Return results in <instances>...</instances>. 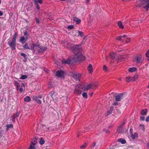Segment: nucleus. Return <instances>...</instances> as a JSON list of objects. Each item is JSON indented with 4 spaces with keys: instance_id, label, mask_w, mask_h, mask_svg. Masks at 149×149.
I'll use <instances>...</instances> for the list:
<instances>
[{
    "instance_id": "obj_1",
    "label": "nucleus",
    "mask_w": 149,
    "mask_h": 149,
    "mask_svg": "<svg viewBox=\"0 0 149 149\" xmlns=\"http://www.w3.org/2000/svg\"><path fill=\"white\" fill-rule=\"evenodd\" d=\"M30 49L33 50L34 53H41L46 49V48L40 46L37 43H33L30 45Z\"/></svg>"
},
{
    "instance_id": "obj_2",
    "label": "nucleus",
    "mask_w": 149,
    "mask_h": 149,
    "mask_svg": "<svg viewBox=\"0 0 149 149\" xmlns=\"http://www.w3.org/2000/svg\"><path fill=\"white\" fill-rule=\"evenodd\" d=\"M140 3V4L136 6L137 7H140L141 6H145L143 8L146 9V11H148L149 8V0H143L138 1Z\"/></svg>"
},
{
    "instance_id": "obj_3",
    "label": "nucleus",
    "mask_w": 149,
    "mask_h": 149,
    "mask_svg": "<svg viewBox=\"0 0 149 149\" xmlns=\"http://www.w3.org/2000/svg\"><path fill=\"white\" fill-rule=\"evenodd\" d=\"M85 57L81 54V53H78V54H75L74 57L72 58L73 62H77L84 60Z\"/></svg>"
},
{
    "instance_id": "obj_4",
    "label": "nucleus",
    "mask_w": 149,
    "mask_h": 149,
    "mask_svg": "<svg viewBox=\"0 0 149 149\" xmlns=\"http://www.w3.org/2000/svg\"><path fill=\"white\" fill-rule=\"evenodd\" d=\"M81 45H74L72 47V50L73 51L75 54L80 53Z\"/></svg>"
},
{
    "instance_id": "obj_5",
    "label": "nucleus",
    "mask_w": 149,
    "mask_h": 149,
    "mask_svg": "<svg viewBox=\"0 0 149 149\" xmlns=\"http://www.w3.org/2000/svg\"><path fill=\"white\" fill-rule=\"evenodd\" d=\"M125 124V121H124L122 124L117 128V131L119 133H122L124 132H126L127 130H125L123 128L124 125Z\"/></svg>"
},
{
    "instance_id": "obj_6",
    "label": "nucleus",
    "mask_w": 149,
    "mask_h": 149,
    "mask_svg": "<svg viewBox=\"0 0 149 149\" xmlns=\"http://www.w3.org/2000/svg\"><path fill=\"white\" fill-rule=\"evenodd\" d=\"M16 41L13 40H9L8 42V44L11 48L12 50H13L15 49Z\"/></svg>"
},
{
    "instance_id": "obj_7",
    "label": "nucleus",
    "mask_w": 149,
    "mask_h": 149,
    "mask_svg": "<svg viewBox=\"0 0 149 149\" xmlns=\"http://www.w3.org/2000/svg\"><path fill=\"white\" fill-rule=\"evenodd\" d=\"M72 77L76 81H80L81 77V75L79 73L74 74H72Z\"/></svg>"
},
{
    "instance_id": "obj_8",
    "label": "nucleus",
    "mask_w": 149,
    "mask_h": 149,
    "mask_svg": "<svg viewBox=\"0 0 149 149\" xmlns=\"http://www.w3.org/2000/svg\"><path fill=\"white\" fill-rule=\"evenodd\" d=\"M135 59L136 60V62L138 63L142 62L143 60L142 55L141 54H139L137 56L135 57Z\"/></svg>"
},
{
    "instance_id": "obj_9",
    "label": "nucleus",
    "mask_w": 149,
    "mask_h": 149,
    "mask_svg": "<svg viewBox=\"0 0 149 149\" xmlns=\"http://www.w3.org/2000/svg\"><path fill=\"white\" fill-rule=\"evenodd\" d=\"M80 87V86L78 84L75 86L74 92L75 93L78 95L81 93V91L79 89Z\"/></svg>"
},
{
    "instance_id": "obj_10",
    "label": "nucleus",
    "mask_w": 149,
    "mask_h": 149,
    "mask_svg": "<svg viewBox=\"0 0 149 149\" xmlns=\"http://www.w3.org/2000/svg\"><path fill=\"white\" fill-rule=\"evenodd\" d=\"M19 112H17L16 114L13 115L12 116V118L11 120L12 121V123H15V119L16 118H17L19 117Z\"/></svg>"
},
{
    "instance_id": "obj_11",
    "label": "nucleus",
    "mask_w": 149,
    "mask_h": 149,
    "mask_svg": "<svg viewBox=\"0 0 149 149\" xmlns=\"http://www.w3.org/2000/svg\"><path fill=\"white\" fill-rule=\"evenodd\" d=\"M136 79L135 77L134 76L133 77H128L126 78V81L127 82H129L130 81H134Z\"/></svg>"
},
{
    "instance_id": "obj_12",
    "label": "nucleus",
    "mask_w": 149,
    "mask_h": 149,
    "mask_svg": "<svg viewBox=\"0 0 149 149\" xmlns=\"http://www.w3.org/2000/svg\"><path fill=\"white\" fill-rule=\"evenodd\" d=\"M123 93L120 94L119 95H117L116 97V101H119L123 98Z\"/></svg>"
},
{
    "instance_id": "obj_13",
    "label": "nucleus",
    "mask_w": 149,
    "mask_h": 149,
    "mask_svg": "<svg viewBox=\"0 0 149 149\" xmlns=\"http://www.w3.org/2000/svg\"><path fill=\"white\" fill-rule=\"evenodd\" d=\"M125 58L124 56H120L117 58H116V60H117V62L119 63L123 60H125Z\"/></svg>"
},
{
    "instance_id": "obj_14",
    "label": "nucleus",
    "mask_w": 149,
    "mask_h": 149,
    "mask_svg": "<svg viewBox=\"0 0 149 149\" xmlns=\"http://www.w3.org/2000/svg\"><path fill=\"white\" fill-rule=\"evenodd\" d=\"M61 61L63 63L65 64H69L71 63V61H72V60H71L70 59H68L67 60L63 59Z\"/></svg>"
},
{
    "instance_id": "obj_15",
    "label": "nucleus",
    "mask_w": 149,
    "mask_h": 149,
    "mask_svg": "<svg viewBox=\"0 0 149 149\" xmlns=\"http://www.w3.org/2000/svg\"><path fill=\"white\" fill-rule=\"evenodd\" d=\"M63 74V72L62 71H58L56 72V74L58 77L62 76Z\"/></svg>"
},
{
    "instance_id": "obj_16",
    "label": "nucleus",
    "mask_w": 149,
    "mask_h": 149,
    "mask_svg": "<svg viewBox=\"0 0 149 149\" xmlns=\"http://www.w3.org/2000/svg\"><path fill=\"white\" fill-rule=\"evenodd\" d=\"M88 70L90 73H91L93 72V69L92 65L90 64L88 67Z\"/></svg>"
},
{
    "instance_id": "obj_17",
    "label": "nucleus",
    "mask_w": 149,
    "mask_h": 149,
    "mask_svg": "<svg viewBox=\"0 0 149 149\" xmlns=\"http://www.w3.org/2000/svg\"><path fill=\"white\" fill-rule=\"evenodd\" d=\"M73 20L76 22V23L77 24H79L81 22V20L79 18H77L76 17H74L73 18Z\"/></svg>"
},
{
    "instance_id": "obj_18",
    "label": "nucleus",
    "mask_w": 149,
    "mask_h": 149,
    "mask_svg": "<svg viewBox=\"0 0 149 149\" xmlns=\"http://www.w3.org/2000/svg\"><path fill=\"white\" fill-rule=\"evenodd\" d=\"M84 90H86L90 89L92 88V84H90L88 85L87 87H84Z\"/></svg>"
},
{
    "instance_id": "obj_19",
    "label": "nucleus",
    "mask_w": 149,
    "mask_h": 149,
    "mask_svg": "<svg viewBox=\"0 0 149 149\" xmlns=\"http://www.w3.org/2000/svg\"><path fill=\"white\" fill-rule=\"evenodd\" d=\"M26 40L24 38V37L22 36L20 38L19 41L20 42L24 44L26 42Z\"/></svg>"
},
{
    "instance_id": "obj_20",
    "label": "nucleus",
    "mask_w": 149,
    "mask_h": 149,
    "mask_svg": "<svg viewBox=\"0 0 149 149\" xmlns=\"http://www.w3.org/2000/svg\"><path fill=\"white\" fill-rule=\"evenodd\" d=\"M130 136L132 139H134L135 138L138 137V134L137 133H135L134 134H132L130 135Z\"/></svg>"
},
{
    "instance_id": "obj_21",
    "label": "nucleus",
    "mask_w": 149,
    "mask_h": 149,
    "mask_svg": "<svg viewBox=\"0 0 149 149\" xmlns=\"http://www.w3.org/2000/svg\"><path fill=\"white\" fill-rule=\"evenodd\" d=\"M72 45L70 43H68L67 44V48L70 50H72V46H71Z\"/></svg>"
},
{
    "instance_id": "obj_22",
    "label": "nucleus",
    "mask_w": 149,
    "mask_h": 149,
    "mask_svg": "<svg viewBox=\"0 0 149 149\" xmlns=\"http://www.w3.org/2000/svg\"><path fill=\"white\" fill-rule=\"evenodd\" d=\"M24 100L25 102H29L31 101V99L30 97L27 96L24 98Z\"/></svg>"
},
{
    "instance_id": "obj_23",
    "label": "nucleus",
    "mask_w": 149,
    "mask_h": 149,
    "mask_svg": "<svg viewBox=\"0 0 149 149\" xmlns=\"http://www.w3.org/2000/svg\"><path fill=\"white\" fill-rule=\"evenodd\" d=\"M147 112V109H146L144 110L143 109L141 111V113L143 115H145L146 114Z\"/></svg>"
},
{
    "instance_id": "obj_24",
    "label": "nucleus",
    "mask_w": 149,
    "mask_h": 149,
    "mask_svg": "<svg viewBox=\"0 0 149 149\" xmlns=\"http://www.w3.org/2000/svg\"><path fill=\"white\" fill-rule=\"evenodd\" d=\"M136 68H130L129 69L128 71L130 72H134L136 71Z\"/></svg>"
},
{
    "instance_id": "obj_25",
    "label": "nucleus",
    "mask_w": 149,
    "mask_h": 149,
    "mask_svg": "<svg viewBox=\"0 0 149 149\" xmlns=\"http://www.w3.org/2000/svg\"><path fill=\"white\" fill-rule=\"evenodd\" d=\"M115 54L114 53H111L110 54V56L111 58L114 59L115 58Z\"/></svg>"
},
{
    "instance_id": "obj_26",
    "label": "nucleus",
    "mask_w": 149,
    "mask_h": 149,
    "mask_svg": "<svg viewBox=\"0 0 149 149\" xmlns=\"http://www.w3.org/2000/svg\"><path fill=\"white\" fill-rule=\"evenodd\" d=\"M118 25L120 28L123 29L124 28V26L122 24V23L121 21H119L118 22Z\"/></svg>"
},
{
    "instance_id": "obj_27",
    "label": "nucleus",
    "mask_w": 149,
    "mask_h": 149,
    "mask_svg": "<svg viewBox=\"0 0 149 149\" xmlns=\"http://www.w3.org/2000/svg\"><path fill=\"white\" fill-rule=\"evenodd\" d=\"M34 3H39L41 4L42 3V0H33Z\"/></svg>"
},
{
    "instance_id": "obj_28",
    "label": "nucleus",
    "mask_w": 149,
    "mask_h": 149,
    "mask_svg": "<svg viewBox=\"0 0 149 149\" xmlns=\"http://www.w3.org/2000/svg\"><path fill=\"white\" fill-rule=\"evenodd\" d=\"M119 142H121L122 144H125L126 143V141L125 140H124L123 139L121 138L119 139L118 140Z\"/></svg>"
},
{
    "instance_id": "obj_29",
    "label": "nucleus",
    "mask_w": 149,
    "mask_h": 149,
    "mask_svg": "<svg viewBox=\"0 0 149 149\" xmlns=\"http://www.w3.org/2000/svg\"><path fill=\"white\" fill-rule=\"evenodd\" d=\"M23 48L27 49H31L30 47V48L28 46V43H26L23 46Z\"/></svg>"
},
{
    "instance_id": "obj_30",
    "label": "nucleus",
    "mask_w": 149,
    "mask_h": 149,
    "mask_svg": "<svg viewBox=\"0 0 149 149\" xmlns=\"http://www.w3.org/2000/svg\"><path fill=\"white\" fill-rule=\"evenodd\" d=\"M17 37V34L16 33H15L14 35H13V37L12 39V40H14V41H15L16 40V39Z\"/></svg>"
},
{
    "instance_id": "obj_31",
    "label": "nucleus",
    "mask_w": 149,
    "mask_h": 149,
    "mask_svg": "<svg viewBox=\"0 0 149 149\" xmlns=\"http://www.w3.org/2000/svg\"><path fill=\"white\" fill-rule=\"evenodd\" d=\"M32 144L30 145V147L28 149H35L34 148L35 145L33 142L31 143Z\"/></svg>"
},
{
    "instance_id": "obj_32",
    "label": "nucleus",
    "mask_w": 149,
    "mask_h": 149,
    "mask_svg": "<svg viewBox=\"0 0 149 149\" xmlns=\"http://www.w3.org/2000/svg\"><path fill=\"white\" fill-rule=\"evenodd\" d=\"M78 36H80L81 37L83 36V33L81 31H78Z\"/></svg>"
},
{
    "instance_id": "obj_33",
    "label": "nucleus",
    "mask_w": 149,
    "mask_h": 149,
    "mask_svg": "<svg viewBox=\"0 0 149 149\" xmlns=\"http://www.w3.org/2000/svg\"><path fill=\"white\" fill-rule=\"evenodd\" d=\"M40 141L39 142L40 144L42 145L44 144L45 143V141L44 139H42V138H41L40 139Z\"/></svg>"
},
{
    "instance_id": "obj_34",
    "label": "nucleus",
    "mask_w": 149,
    "mask_h": 149,
    "mask_svg": "<svg viewBox=\"0 0 149 149\" xmlns=\"http://www.w3.org/2000/svg\"><path fill=\"white\" fill-rule=\"evenodd\" d=\"M117 40H118L122 41V42H124V39L122 38L121 36H118L117 38Z\"/></svg>"
},
{
    "instance_id": "obj_35",
    "label": "nucleus",
    "mask_w": 149,
    "mask_h": 149,
    "mask_svg": "<svg viewBox=\"0 0 149 149\" xmlns=\"http://www.w3.org/2000/svg\"><path fill=\"white\" fill-rule=\"evenodd\" d=\"M92 84V88H96L98 86V84L96 83H93Z\"/></svg>"
},
{
    "instance_id": "obj_36",
    "label": "nucleus",
    "mask_w": 149,
    "mask_h": 149,
    "mask_svg": "<svg viewBox=\"0 0 149 149\" xmlns=\"http://www.w3.org/2000/svg\"><path fill=\"white\" fill-rule=\"evenodd\" d=\"M20 55L24 57L25 59H27V57L26 55L24 53H21L20 54Z\"/></svg>"
},
{
    "instance_id": "obj_37",
    "label": "nucleus",
    "mask_w": 149,
    "mask_h": 149,
    "mask_svg": "<svg viewBox=\"0 0 149 149\" xmlns=\"http://www.w3.org/2000/svg\"><path fill=\"white\" fill-rule=\"evenodd\" d=\"M82 95L84 97V98H87V93L86 92H84L82 93Z\"/></svg>"
},
{
    "instance_id": "obj_38",
    "label": "nucleus",
    "mask_w": 149,
    "mask_h": 149,
    "mask_svg": "<svg viewBox=\"0 0 149 149\" xmlns=\"http://www.w3.org/2000/svg\"><path fill=\"white\" fill-rule=\"evenodd\" d=\"M6 127L7 128H12L13 127V125L12 124H9L6 125Z\"/></svg>"
},
{
    "instance_id": "obj_39",
    "label": "nucleus",
    "mask_w": 149,
    "mask_h": 149,
    "mask_svg": "<svg viewBox=\"0 0 149 149\" xmlns=\"http://www.w3.org/2000/svg\"><path fill=\"white\" fill-rule=\"evenodd\" d=\"M27 78V76L26 75H22L20 79H24Z\"/></svg>"
},
{
    "instance_id": "obj_40",
    "label": "nucleus",
    "mask_w": 149,
    "mask_h": 149,
    "mask_svg": "<svg viewBox=\"0 0 149 149\" xmlns=\"http://www.w3.org/2000/svg\"><path fill=\"white\" fill-rule=\"evenodd\" d=\"M103 69L105 71H107V68L105 65L103 66Z\"/></svg>"
},
{
    "instance_id": "obj_41",
    "label": "nucleus",
    "mask_w": 149,
    "mask_h": 149,
    "mask_svg": "<svg viewBox=\"0 0 149 149\" xmlns=\"http://www.w3.org/2000/svg\"><path fill=\"white\" fill-rule=\"evenodd\" d=\"M35 5L36 6L38 10H39L40 6L38 3H35Z\"/></svg>"
},
{
    "instance_id": "obj_42",
    "label": "nucleus",
    "mask_w": 149,
    "mask_h": 149,
    "mask_svg": "<svg viewBox=\"0 0 149 149\" xmlns=\"http://www.w3.org/2000/svg\"><path fill=\"white\" fill-rule=\"evenodd\" d=\"M3 131L0 130V138H1L3 135Z\"/></svg>"
},
{
    "instance_id": "obj_43",
    "label": "nucleus",
    "mask_w": 149,
    "mask_h": 149,
    "mask_svg": "<svg viewBox=\"0 0 149 149\" xmlns=\"http://www.w3.org/2000/svg\"><path fill=\"white\" fill-rule=\"evenodd\" d=\"M37 99V97L36 96H33V100L34 101H36Z\"/></svg>"
},
{
    "instance_id": "obj_44",
    "label": "nucleus",
    "mask_w": 149,
    "mask_h": 149,
    "mask_svg": "<svg viewBox=\"0 0 149 149\" xmlns=\"http://www.w3.org/2000/svg\"><path fill=\"white\" fill-rule=\"evenodd\" d=\"M73 28H74V26H73L72 25H69L68 26V28L70 29H73Z\"/></svg>"
},
{
    "instance_id": "obj_45",
    "label": "nucleus",
    "mask_w": 149,
    "mask_h": 149,
    "mask_svg": "<svg viewBox=\"0 0 149 149\" xmlns=\"http://www.w3.org/2000/svg\"><path fill=\"white\" fill-rule=\"evenodd\" d=\"M87 36H86L84 38L83 40L82 41V43H84L85 42L86 40L87 39Z\"/></svg>"
},
{
    "instance_id": "obj_46",
    "label": "nucleus",
    "mask_w": 149,
    "mask_h": 149,
    "mask_svg": "<svg viewBox=\"0 0 149 149\" xmlns=\"http://www.w3.org/2000/svg\"><path fill=\"white\" fill-rule=\"evenodd\" d=\"M87 146V145L86 144H84L81 146L80 148H86Z\"/></svg>"
},
{
    "instance_id": "obj_47",
    "label": "nucleus",
    "mask_w": 149,
    "mask_h": 149,
    "mask_svg": "<svg viewBox=\"0 0 149 149\" xmlns=\"http://www.w3.org/2000/svg\"><path fill=\"white\" fill-rule=\"evenodd\" d=\"M36 101V102L37 103L40 104L42 103L41 101L40 100L38 99H37V100Z\"/></svg>"
},
{
    "instance_id": "obj_48",
    "label": "nucleus",
    "mask_w": 149,
    "mask_h": 149,
    "mask_svg": "<svg viewBox=\"0 0 149 149\" xmlns=\"http://www.w3.org/2000/svg\"><path fill=\"white\" fill-rule=\"evenodd\" d=\"M14 85L15 86H18V85H19V83L16 81H15L14 82Z\"/></svg>"
},
{
    "instance_id": "obj_49",
    "label": "nucleus",
    "mask_w": 149,
    "mask_h": 149,
    "mask_svg": "<svg viewBox=\"0 0 149 149\" xmlns=\"http://www.w3.org/2000/svg\"><path fill=\"white\" fill-rule=\"evenodd\" d=\"M36 23L37 24H39L40 23L39 20L38 18L36 19Z\"/></svg>"
},
{
    "instance_id": "obj_50",
    "label": "nucleus",
    "mask_w": 149,
    "mask_h": 149,
    "mask_svg": "<svg viewBox=\"0 0 149 149\" xmlns=\"http://www.w3.org/2000/svg\"><path fill=\"white\" fill-rule=\"evenodd\" d=\"M146 56L149 58V51H147L146 53Z\"/></svg>"
},
{
    "instance_id": "obj_51",
    "label": "nucleus",
    "mask_w": 149,
    "mask_h": 149,
    "mask_svg": "<svg viewBox=\"0 0 149 149\" xmlns=\"http://www.w3.org/2000/svg\"><path fill=\"white\" fill-rule=\"evenodd\" d=\"M29 35H26V36L24 37V38L26 40H27L29 38Z\"/></svg>"
},
{
    "instance_id": "obj_52",
    "label": "nucleus",
    "mask_w": 149,
    "mask_h": 149,
    "mask_svg": "<svg viewBox=\"0 0 149 149\" xmlns=\"http://www.w3.org/2000/svg\"><path fill=\"white\" fill-rule=\"evenodd\" d=\"M113 110V107H111L110 108L109 111H110V113H111V112Z\"/></svg>"
},
{
    "instance_id": "obj_53",
    "label": "nucleus",
    "mask_w": 149,
    "mask_h": 149,
    "mask_svg": "<svg viewBox=\"0 0 149 149\" xmlns=\"http://www.w3.org/2000/svg\"><path fill=\"white\" fill-rule=\"evenodd\" d=\"M146 122H148L149 121V116L147 117L146 119Z\"/></svg>"
},
{
    "instance_id": "obj_54",
    "label": "nucleus",
    "mask_w": 149,
    "mask_h": 149,
    "mask_svg": "<svg viewBox=\"0 0 149 149\" xmlns=\"http://www.w3.org/2000/svg\"><path fill=\"white\" fill-rule=\"evenodd\" d=\"M130 135H131L132 134H133V130H132V128H130Z\"/></svg>"
},
{
    "instance_id": "obj_55",
    "label": "nucleus",
    "mask_w": 149,
    "mask_h": 149,
    "mask_svg": "<svg viewBox=\"0 0 149 149\" xmlns=\"http://www.w3.org/2000/svg\"><path fill=\"white\" fill-rule=\"evenodd\" d=\"M19 91L21 92H22L23 91V88L22 87H21L19 88Z\"/></svg>"
},
{
    "instance_id": "obj_56",
    "label": "nucleus",
    "mask_w": 149,
    "mask_h": 149,
    "mask_svg": "<svg viewBox=\"0 0 149 149\" xmlns=\"http://www.w3.org/2000/svg\"><path fill=\"white\" fill-rule=\"evenodd\" d=\"M141 120H144L145 119V117L144 116H141L140 117Z\"/></svg>"
},
{
    "instance_id": "obj_57",
    "label": "nucleus",
    "mask_w": 149,
    "mask_h": 149,
    "mask_svg": "<svg viewBox=\"0 0 149 149\" xmlns=\"http://www.w3.org/2000/svg\"><path fill=\"white\" fill-rule=\"evenodd\" d=\"M24 34L25 35H29L28 34V33H27V32L26 31H25L24 32Z\"/></svg>"
},
{
    "instance_id": "obj_58",
    "label": "nucleus",
    "mask_w": 149,
    "mask_h": 149,
    "mask_svg": "<svg viewBox=\"0 0 149 149\" xmlns=\"http://www.w3.org/2000/svg\"><path fill=\"white\" fill-rule=\"evenodd\" d=\"M21 86L22 87H25V85L23 83H21Z\"/></svg>"
},
{
    "instance_id": "obj_59",
    "label": "nucleus",
    "mask_w": 149,
    "mask_h": 149,
    "mask_svg": "<svg viewBox=\"0 0 149 149\" xmlns=\"http://www.w3.org/2000/svg\"><path fill=\"white\" fill-rule=\"evenodd\" d=\"M95 144H96L95 143V142L93 143V145H92V147H93L95 145Z\"/></svg>"
},
{
    "instance_id": "obj_60",
    "label": "nucleus",
    "mask_w": 149,
    "mask_h": 149,
    "mask_svg": "<svg viewBox=\"0 0 149 149\" xmlns=\"http://www.w3.org/2000/svg\"><path fill=\"white\" fill-rule=\"evenodd\" d=\"M20 86L19 85V84L18 85V86H16V89L17 90H18Z\"/></svg>"
},
{
    "instance_id": "obj_61",
    "label": "nucleus",
    "mask_w": 149,
    "mask_h": 149,
    "mask_svg": "<svg viewBox=\"0 0 149 149\" xmlns=\"http://www.w3.org/2000/svg\"><path fill=\"white\" fill-rule=\"evenodd\" d=\"M3 15V13L1 11H0V16Z\"/></svg>"
},
{
    "instance_id": "obj_62",
    "label": "nucleus",
    "mask_w": 149,
    "mask_h": 149,
    "mask_svg": "<svg viewBox=\"0 0 149 149\" xmlns=\"http://www.w3.org/2000/svg\"><path fill=\"white\" fill-rule=\"evenodd\" d=\"M122 36V38H126L127 37V36L125 35H124L123 36Z\"/></svg>"
},
{
    "instance_id": "obj_63",
    "label": "nucleus",
    "mask_w": 149,
    "mask_h": 149,
    "mask_svg": "<svg viewBox=\"0 0 149 149\" xmlns=\"http://www.w3.org/2000/svg\"><path fill=\"white\" fill-rule=\"evenodd\" d=\"M113 104L115 105H118V103L117 102H115Z\"/></svg>"
},
{
    "instance_id": "obj_64",
    "label": "nucleus",
    "mask_w": 149,
    "mask_h": 149,
    "mask_svg": "<svg viewBox=\"0 0 149 149\" xmlns=\"http://www.w3.org/2000/svg\"><path fill=\"white\" fill-rule=\"evenodd\" d=\"M104 131H105V132L107 133H109V131L107 130H104Z\"/></svg>"
}]
</instances>
